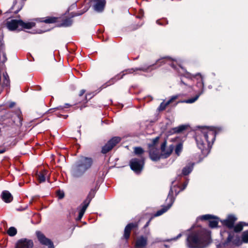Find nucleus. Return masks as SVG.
Segmentation results:
<instances>
[{"label": "nucleus", "instance_id": "1", "mask_svg": "<svg viewBox=\"0 0 248 248\" xmlns=\"http://www.w3.org/2000/svg\"><path fill=\"white\" fill-rule=\"evenodd\" d=\"M210 242V232L204 229L192 233L187 238V246L189 248H204Z\"/></svg>", "mask_w": 248, "mask_h": 248}, {"label": "nucleus", "instance_id": "2", "mask_svg": "<svg viewBox=\"0 0 248 248\" xmlns=\"http://www.w3.org/2000/svg\"><path fill=\"white\" fill-rule=\"evenodd\" d=\"M215 131L208 127H203L198 130L196 132V140L199 149L203 151L206 148L205 142L209 147L211 143L215 140Z\"/></svg>", "mask_w": 248, "mask_h": 248}, {"label": "nucleus", "instance_id": "3", "mask_svg": "<svg viewBox=\"0 0 248 248\" xmlns=\"http://www.w3.org/2000/svg\"><path fill=\"white\" fill-rule=\"evenodd\" d=\"M93 164L91 158L81 156L72 167V174L75 177L81 176L91 167Z\"/></svg>", "mask_w": 248, "mask_h": 248}, {"label": "nucleus", "instance_id": "4", "mask_svg": "<svg viewBox=\"0 0 248 248\" xmlns=\"http://www.w3.org/2000/svg\"><path fill=\"white\" fill-rule=\"evenodd\" d=\"M7 28L10 30H14L16 29L26 28L31 29L34 26V23H24L21 20L12 19L6 23Z\"/></svg>", "mask_w": 248, "mask_h": 248}, {"label": "nucleus", "instance_id": "5", "mask_svg": "<svg viewBox=\"0 0 248 248\" xmlns=\"http://www.w3.org/2000/svg\"><path fill=\"white\" fill-rule=\"evenodd\" d=\"M158 140L159 137H156L152 140V143L149 144L150 157L153 161H157L161 156L158 150L155 147V144Z\"/></svg>", "mask_w": 248, "mask_h": 248}, {"label": "nucleus", "instance_id": "6", "mask_svg": "<svg viewBox=\"0 0 248 248\" xmlns=\"http://www.w3.org/2000/svg\"><path fill=\"white\" fill-rule=\"evenodd\" d=\"M93 197L94 193H93L92 194L91 193H90L86 199L79 207V214L78 216L77 219L78 220H80L82 218L86 209L87 208L89 204H90V202H91V200Z\"/></svg>", "mask_w": 248, "mask_h": 248}, {"label": "nucleus", "instance_id": "7", "mask_svg": "<svg viewBox=\"0 0 248 248\" xmlns=\"http://www.w3.org/2000/svg\"><path fill=\"white\" fill-rule=\"evenodd\" d=\"M131 169L136 173H140L143 166V160L142 159H138L134 158L130 162Z\"/></svg>", "mask_w": 248, "mask_h": 248}, {"label": "nucleus", "instance_id": "8", "mask_svg": "<svg viewBox=\"0 0 248 248\" xmlns=\"http://www.w3.org/2000/svg\"><path fill=\"white\" fill-rule=\"evenodd\" d=\"M121 140V138L119 137H114L109 140L108 143L103 147L102 152L103 154H106L111 150L112 148L115 146Z\"/></svg>", "mask_w": 248, "mask_h": 248}, {"label": "nucleus", "instance_id": "9", "mask_svg": "<svg viewBox=\"0 0 248 248\" xmlns=\"http://www.w3.org/2000/svg\"><path fill=\"white\" fill-rule=\"evenodd\" d=\"M38 239L43 245L47 246L48 248H54L53 244L51 240L46 237L40 232H36Z\"/></svg>", "mask_w": 248, "mask_h": 248}, {"label": "nucleus", "instance_id": "10", "mask_svg": "<svg viewBox=\"0 0 248 248\" xmlns=\"http://www.w3.org/2000/svg\"><path fill=\"white\" fill-rule=\"evenodd\" d=\"M166 141H165L161 145V156L163 157L166 158L168 157L172 153L174 147L171 145L168 147H166Z\"/></svg>", "mask_w": 248, "mask_h": 248}, {"label": "nucleus", "instance_id": "11", "mask_svg": "<svg viewBox=\"0 0 248 248\" xmlns=\"http://www.w3.org/2000/svg\"><path fill=\"white\" fill-rule=\"evenodd\" d=\"M33 245V242L31 240L22 239L17 242L15 248H31Z\"/></svg>", "mask_w": 248, "mask_h": 248}, {"label": "nucleus", "instance_id": "12", "mask_svg": "<svg viewBox=\"0 0 248 248\" xmlns=\"http://www.w3.org/2000/svg\"><path fill=\"white\" fill-rule=\"evenodd\" d=\"M201 219L202 220H209V226L211 228L216 227L218 224V220L217 218H215L214 217L210 215H205L202 216Z\"/></svg>", "mask_w": 248, "mask_h": 248}, {"label": "nucleus", "instance_id": "13", "mask_svg": "<svg viewBox=\"0 0 248 248\" xmlns=\"http://www.w3.org/2000/svg\"><path fill=\"white\" fill-rule=\"evenodd\" d=\"M232 242L233 244L239 245L241 244L239 237L233 232H230L227 238V243Z\"/></svg>", "mask_w": 248, "mask_h": 248}, {"label": "nucleus", "instance_id": "14", "mask_svg": "<svg viewBox=\"0 0 248 248\" xmlns=\"http://www.w3.org/2000/svg\"><path fill=\"white\" fill-rule=\"evenodd\" d=\"M37 179L39 183H43L46 181V180H49V173L48 171L43 170L39 171L37 174Z\"/></svg>", "mask_w": 248, "mask_h": 248}, {"label": "nucleus", "instance_id": "15", "mask_svg": "<svg viewBox=\"0 0 248 248\" xmlns=\"http://www.w3.org/2000/svg\"><path fill=\"white\" fill-rule=\"evenodd\" d=\"M236 220V218L234 216H229L228 218L223 220V223L226 225L228 228L232 229L233 228L235 221Z\"/></svg>", "mask_w": 248, "mask_h": 248}, {"label": "nucleus", "instance_id": "16", "mask_svg": "<svg viewBox=\"0 0 248 248\" xmlns=\"http://www.w3.org/2000/svg\"><path fill=\"white\" fill-rule=\"evenodd\" d=\"M95 4L93 6L94 9L98 12H102L106 4L105 0H94Z\"/></svg>", "mask_w": 248, "mask_h": 248}, {"label": "nucleus", "instance_id": "17", "mask_svg": "<svg viewBox=\"0 0 248 248\" xmlns=\"http://www.w3.org/2000/svg\"><path fill=\"white\" fill-rule=\"evenodd\" d=\"M147 242V238L141 236L136 240L135 246L137 248H143L146 246Z\"/></svg>", "mask_w": 248, "mask_h": 248}, {"label": "nucleus", "instance_id": "18", "mask_svg": "<svg viewBox=\"0 0 248 248\" xmlns=\"http://www.w3.org/2000/svg\"><path fill=\"white\" fill-rule=\"evenodd\" d=\"M1 197L3 201L7 203H9L13 200L12 195L7 190L3 191L2 192Z\"/></svg>", "mask_w": 248, "mask_h": 248}, {"label": "nucleus", "instance_id": "19", "mask_svg": "<svg viewBox=\"0 0 248 248\" xmlns=\"http://www.w3.org/2000/svg\"><path fill=\"white\" fill-rule=\"evenodd\" d=\"M137 226V224L130 223L125 227L124 229V236L126 239H128L129 237L130 233L132 229L136 227Z\"/></svg>", "mask_w": 248, "mask_h": 248}, {"label": "nucleus", "instance_id": "20", "mask_svg": "<svg viewBox=\"0 0 248 248\" xmlns=\"http://www.w3.org/2000/svg\"><path fill=\"white\" fill-rule=\"evenodd\" d=\"M176 98H177V96H173L169 100H168L167 102L165 103L164 102H163L160 105L159 108H158V109L159 111H162V110H164L166 108L169 104H170L171 103H172Z\"/></svg>", "mask_w": 248, "mask_h": 248}, {"label": "nucleus", "instance_id": "21", "mask_svg": "<svg viewBox=\"0 0 248 248\" xmlns=\"http://www.w3.org/2000/svg\"><path fill=\"white\" fill-rule=\"evenodd\" d=\"M173 201H171L170 204L168 206L163 207L162 209L158 210L155 214V216H159L163 214L164 213L166 212L171 206L173 203Z\"/></svg>", "mask_w": 248, "mask_h": 248}, {"label": "nucleus", "instance_id": "22", "mask_svg": "<svg viewBox=\"0 0 248 248\" xmlns=\"http://www.w3.org/2000/svg\"><path fill=\"white\" fill-rule=\"evenodd\" d=\"M246 224L243 222H240L236 225L234 227L233 226L234 232H240L243 229L244 225H246Z\"/></svg>", "mask_w": 248, "mask_h": 248}, {"label": "nucleus", "instance_id": "23", "mask_svg": "<svg viewBox=\"0 0 248 248\" xmlns=\"http://www.w3.org/2000/svg\"><path fill=\"white\" fill-rule=\"evenodd\" d=\"M193 165L186 166L183 170V174L185 175L188 174L192 170Z\"/></svg>", "mask_w": 248, "mask_h": 248}, {"label": "nucleus", "instance_id": "24", "mask_svg": "<svg viewBox=\"0 0 248 248\" xmlns=\"http://www.w3.org/2000/svg\"><path fill=\"white\" fill-rule=\"evenodd\" d=\"M242 242L244 243H248V231H245L243 232L241 236Z\"/></svg>", "mask_w": 248, "mask_h": 248}, {"label": "nucleus", "instance_id": "25", "mask_svg": "<svg viewBox=\"0 0 248 248\" xmlns=\"http://www.w3.org/2000/svg\"><path fill=\"white\" fill-rule=\"evenodd\" d=\"M186 125H180L179 126L174 128L173 129V131L174 133H179L186 129Z\"/></svg>", "mask_w": 248, "mask_h": 248}, {"label": "nucleus", "instance_id": "26", "mask_svg": "<svg viewBox=\"0 0 248 248\" xmlns=\"http://www.w3.org/2000/svg\"><path fill=\"white\" fill-rule=\"evenodd\" d=\"M16 233V229L14 227H11L7 231V233L11 236H15Z\"/></svg>", "mask_w": 248, "mask_h": 248}, {"label": "nucleus", "instance_id": "27", "mask_svg": "<svg viewBox=\"0 0 248 248\" xmlns=\"http://www.w3.org/2000/svg\"><path fill=\"white\" fill-rule=\"evenodd\" d=\"M202 93V92L201 93L197 95L195 97H194L193 98L184 100V101H182V102L186 103H193L198 99L200 95Z\"/></svg>", "mask_w": 248, "mask_h": 248}, {"label": "nucleus", "instance_id": "28", "mask_svg": "<svg viewBox=\"0 0 248 248\" xmlns=\"http://www.w3.org/2000/svg\"><path fill=\"white\" fill-rule=\"evenodd\" d=\"M57 18L54 17H47L43 21L46 23H53L56 21Z\"/></svg>", "mask_w": 248, "mask_h": 248}, {"label": "nucleus", "instance_id": "29", "mask_svg": "<svg viewBox=\"0 0 248 248\" xmlns=\"http://www.w3.org/2000/svg\"><path fill=\"white\" fill-rule=\"evenodd\" d=\"M72 22L73 21L70 18L66 19L63 21L61 26L68 27L72 25Z\"/></svg>", "mask_w": 248, "mask_h": 248}, {"label": "nucleus", "instance_id": "30", "mask_svg": "<svg viewBox=\"0 0 248 248\" xmlns=\"http://www.w3.org/2000/svg\"><path fill=\"white\" fill-rule=\"evenodd\" d=\"M134 152L135 155H140L144 153V150L141 147H135Z\"/></svg>", "mask_w": 248, "mask_h": 248}, {"label": "nucleus", "instance_id": "31", "mask_svg": "<svg viewBox=\"0 0 248 248\" xmlns=\"http://www.w3.org/2000/svg\"><path fill=\"white\" fill-rule=\"evenodd\" d=\"M3 85L4 86H8L9 85V79L8 75L6 74H3Z\"/></svg>", "mask_w": 248, "mask_h": 248}, {"label": "nucleus", "instance_id": "32", "mask_svg": "<svg viewBox=\"0 0 248 248\" xmlns=\"http://www.w3.org/2000/svg\"><path fill=\"white\" fill-rule=\"evenodd\" d=\"M183 145L182 143H179L176 147L175 152L178 155H179L180 153L182 151Z\"/></svg>", "mask_w": 248, "mask_h": 248}, {"label": "nucleus", "instance_id": "33", "mask_svg": "<svg viewBox=\"0 0 248 248\" xmlns=\"http://www.w3.org/2000/svg\"><path fill=\"white\" fill-rule=\"evenodd\" d=\"M57 196L58 197L59 199H62L64 196V193L63 191L59 190L57 192Z\"/></svg>", "mask_w": 248, "mask_h": 248}, {"label": "nucleus", "instance_id": "34", "mask_svg": "<svg viewBox=\"0 0 248 248\" xmlns=\"http://www.w3.org/2000/svg\"><path fill=\"white\" fill-rule=\"evenodd\" d=\"M70 106V105L69 104H65V106L64 107H60V108L63 109L64 108H68Z\"/></svg>", "mask_w": 248, "mask_h": 248}, {"label": "nucleus", "instance_id": "35", "mask_svg": "<svg viewBox=\"0 0 248 248\" xmlns=\"http://www.w3.org/2000/svg\"><path fill=\"white\" fill-rule=\"evenodd\" d=\"M85 92V91L84 90H81L79 93V95L82 96Z\"/></svg>", "mask_w": 248, "mask_h": 248}, {"label": "nucleus", "instance_id": "36", "mask_svg": "<svg viewBox=\"0 0 248 248\" xmlns=\"http://www.w3.org/2000/svg\"><path fill=\"white\" fill-rule=\"evenodd\" d=\"M2 54H3V60L1 61L4 62L6 60V58H5V54L3 53H2Z\"/></svg>", "mask_w": 248, "mask_h": 248}, {"label": "nucleus", "instance_id": "37", "mask_svg": "<svg viewBox=\"0 0 248 248\" xmlns=\"http://www.w3.org/2000/svg\"><path fill=\"white\" fill-rule=\"evenodd\" d=\"M124 75V74H123L121 77H119V76L118 75L117 76V77H115V78H117V79H121L123 78V76Z\"/></svg>", "mask_w": 248, "mask_h": 248}, {"label": "nucleus", "instance_id": "38", "mask_svg": "<svg viewBox=\"0 0 248 248\" xmlns=\"http://www.w3.org/2000/svg\"><path fill=\"white\" fill-rule=\"evenodd\" d=\"M187 182L186 183L184 186V188H183V189L185 188V187L187 185Z\"/></svg>", "mask_w": 248, "mask_h": 248}, {"label": "nucleus", "instance_id": "39", "mask_svg": "<svg viewBox=\"0 0 248 248\" xmlns=\"http://www.w3.org/2000/svg\"><path fill=\"white\" fill-rule=\"evenodd\" d=\"M5 152L4 150H0V154H2Z\"/></svg>", "mask_w": 248, "mask_h": 248}, {"label": "nucleus", "instance_id": "40", "mask_svg": "<svg viewBox=\"0 0 248 248\" xmlns=\"http://www.w3.org/2000/svg\"><path fill=\"white\" fill-rule=\"evenodd\" d=\"M171 192V189L170 190V193H169V194L168 197H169L170 196V194H171V193H170Z\"/></svg>", "mask_w": 248, "mask_h": 248}, {"label": "nucleus", "instance_id": "41", "mask_svg": "<svg viewBox=\"0 0 248 248\" xmlns=\"http://www.w3.org/2000/svg\"><path fill=\"white\" fill-rule=\"evenodd\" d=\"M181 236V234H179L178 236L177 237L176 239H177L178 238L180 237V236Z\"/></svg>", "mask_w": 248, "mask_h": 248}, {"label": "nucleus", "instance_id": "42", "mask_svg": "<svg viewBox=\"0 0 248 248\" xmlns=\"http://www.w3.org/2000/svg\"><path fill=\"white\" fill-rule=\"evenodd\" d=\"M162 61V59L159 60L158 61V62H160V61Z\"/></svg>", "mask_w": 248, "mask_h": 248}, {"label": "nucleus", "instance_id": "43", "mask_svg": "<svg viewBox=\"0 0 248 248\" xmlns=\"http://www.w3.org/2000/svg\"><path fill=\"white\" fill-rule=\"evenodd\" d=\"M133 70L132 69H131L130 71H129V73H131V71H132Z\"/></svg>", "mask_w": 248, "mask_h": 248}, {"label": "nucleus", "instance_id": "44", "mask_svg": "<svg viewBox=\"0 0 248 248\" xmlns=\"http://www.w3.org/2000/svg\"><path fill=\"white\" fill-rule=\"evenodd\" d=\"M156 22H157V24H159V21H156Z\"/></svg>", "mask_w": 248, "mask_h": 248}, {"label": "nucleus", "instance_id": "45", "mask_svg": "<svg viewBox=\"0 0 248 248\" xmlns=\"http://www.w3.org/2000/svg\"><path fill=\"white\" fill-rule=\"evenodd\" d=\"M170 199L172 201V197H171V196L170 197Z\"/></svg>", "mask_w": 248, "mask_h": 248}, {"label": "nucleus", "instance_id": "46", "mask_svg": "<svg viewBox=\"0 0 248 248\" xmlns=\"http://www.w3.org/2000/svg\"><path fill=\"white\" fill-rule=\"evenodd\" d=\"M202 86H203V83L202 82Z\"/></svg>", "mask_w": 248, "mask_h": 248}, {"label": "nucleus", "instance_id": "47", "mask_svg": "<svg viewBox=\"0 0 248 248\" xmlns=\"http://www.w3.org/2000/svg\"><path fill=\"white\" fill-rule=\"evenodd\" d=\"M13 105H14V104H13H13H11V107H12Z\"/></svg>", "mask_w": 248, "mask_h": 248}]
</instances>
